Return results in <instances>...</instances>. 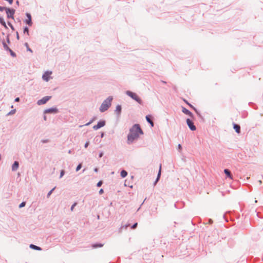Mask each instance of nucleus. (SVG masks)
Masks as SVG:
<instances>
[{"mask_svg":"<svg viewBox=\"0 0 263 263\" xmlns=\"http://www.w3.org/2000/svg\"><path fill=\"white\" fill-rule=\"evenodd\" d=\"M143 132L138 124H135L129 129V133L127 135V143H133L134 141L138 139L139 135H143Z\"/></svg>","mask_w":263,"mask_h":263,"instance_id":"1","label":"nucleus"},{"mask_svg":"<svg viewBox=\"0 0 263 263\" xmlns=\"http://www.w3.org/2000/svg\"><path fill=\"white\" fill-rule=\"evenodd\" d=\"M113 100L112 96H109L105 100L103 101L100 107V111L103 112L106 111L111 105V101Z\"/></svg>","mask_w":263,"mask_h":263,"instance_id":"2","label":"nucleus"},{"mask_svg":"<svg viewBox=\"0 0 263 263\" xmlns=\"http://www.w3.org/2000/svg\"><path fill=\"white\" fill-rule=\"evenodd\" d=\"M125 93L132 98L133 100L136 101L137 102H138L140 104H142L143 102L141 99L135 92H133L129 90H127L125 92Z\"/></svg>","mask_w":263,"mask_h":263,"instance_id":"3","label":"nucleus"},{"mask_svg":"<svg viewBox=\"0 0 263 263\" xmlns=\"http://www.w3.org/2000/svg\"><path fill=\"white\" fill-rule=\"evenodd\" d=\"M5 11L7 14V17L8 18L14 19V15L15 12V9L13 8H7Z\"/></svg>","mask_w":263,"mask_h":263,"instance_id":"4","label":"nucleus"},{"mask_svg":"<svg viewBox=\"0 0 263 263\" xmlns=\"http://www.w3.org/2000/svg\"><path fill=\"white\" fill-rule=\"evenodd\" d=\"M51 96H45L42 98L41 99L39 100L37 102V104L39 105H43L47 103L50 99Z\"/></svg>","mask_w":263,"mask_h":263,"instance_id":"5","label":"nucleus"},{"mask_svg":"<svg viewBox=\"0 0 263 263\" xmlns=\"http://www.w3.org/2000/svg\"><path fill=\"white\" fill-rule=\"evenodd\" d=\"M105 125V120H100L98 122L97 125H95L93 126V129L94 130H98V129L103 127Z\"/></svg>","mask_w":263,"mask_h":263,"instance_id":"6","label":"nucleus"},{"mask_svg":"<svg viewBox=\"0 0 263 263\" xmlns=\"http://www.w3.org/2000/svg\"><path fill=\"white\" fill-rule=\"evenodd\" d=\"M186 124L189 126V128L192 130L194 131L196 129V127L195 125H194L193 122L190 120V119H186Z\"/></svg>","mask_w":263,"mask_h":263,"instance_id":"7","label":"nucleus"},{"mask_svg":"<svg viewBox=\"0 0 263 263\" xmlns=\"http://www.w3.org/2000/svg\"><path fill=\"white\" fill-rule=\"evenodd\" d=\"M59 111L57 107H51L45 109L44 111V114L54 113L57 114Z\"/></svg>","mask_w":263,"mask_h":263,"instance_id":"8","label":"nucleus"},{"mask_svg":"<svg viewBox=\"0 0 263 263\" xmlns=\"http://www.w3.org/2000/svg\"><path fill=\"white\" fill-rule=\"evenodd\" d=\"M26 15L27 17V19H26L24 21V22L26 23L27 25H28L29 26H32V19H31V15L29 13H26Z\"/></svg>","mask_w":263,"mask_h":263,"instance_id":"9","label":"nucleus"},{"mask_svg":"<svg viewBox=\"0 0 263 263\" xmlns=\"http://www.w3.org/2000/svg\"><path fill=\"white\" fill-rule=\"evenodd\" d=\"M121 110H122L121 105H117L116 108L115 110V112L118 117H119L120 116L121 113Z\"/></svg>","mask_w":263,"mask_h":263,"instance_id":"10","label":"nucleus"},{"mask_svg":"<svg viewBox=\"0 0 263 263\" xmlns=\"http://www.w3.org/2000/svg\"><path fill=\"white\" fill-rule=\"evenodd\" d=\"M19 167V163L17 161H15L12 165V171L14 172L17 170Z\"/></svg>","mask_w":263,"mask_h":263,"instance_id":"11","label":"nucleus"},{"mask_svg":"<svg viewBox=\"0 0 263 263\" xmlns=\"http://www.w3.org/2000/svg\"><path fill=\"white\" fill-rule=\"evenodd\" d=\"M182 111L184 114L189 115L191 117H193V114L190 110H189L188 109H187L185 107H182Z\"/></svg>","mask_w":263,"mask_h":263,"instance_id":"12","label":"nucleus"},{"mask_svg":"<svg viewBox=\"0 0 263 263\" xmlns=\"http://www.w3.org/2000/svg\"><path fill=\"white\" fill-rule=\"evenodd\" d=\"M233 128L237 134H239L240 133V126L239 125L234 123Z\"/></svg>","mask_w":263,"mask_h":263,"instance_id":"13","label":"nucleus"},{"mask_svg":"<svg viewBox=\"0 0 263 263\" xmlns=\"http://www.w3.org/2000/svg\"><path fill=\"white\" fill-rule=\"evenodd\" d=\"M224 173L226 175V176L229 178L232 179V175L228 169H224Z\"/></svg>","mask_w":263,"mask_h":263,"instance_id":"14","label":"nucleus"},{"mask_svg":"<svg viewBox=\"0 0 263 263\" xmlns=\"http://www.w3.org/2000/svg\"><path fill=\"white\" fill-rule=\"evenodd\" d=\"M51 72H45V73L43 75V76H42V79H43L44 80H45V81H47H47H49V78H48V75L49 74H51Z\"/></svg>","mask_w":263,"mask_h":263,"instance_id":"15","label":"nucleus"},{"mask_svg":"<svg viewBox=\"0 0 263 263\" xmlns=\"http://www.w3.org/2000/svg\"><path fill=\"white\" fill-rule=\"evenodd\" d=\"M146 121L151 124V127L154 126V122L149 116H146Z\"/></svg>","mask_w":263,"mask_h":263,"instance_id":"16","label":"nucleus"},{"mask_svg":"<svg viewBox=\"0 0 263 263\" xmlns=\"http://www.w3.org/2000/svg\"><path fill=\"white\" fill-rule=\"evenodd\" d=\"M29 247H30V248L31 249H32L35 250L40 251V250H42V248L41 247H38V246H35V245H33V244H31Z\"/></svg>","mask_w":263,"mask_h":263,"instance_id":"17","label":"nucleus"},{"mask_svg":"<svg viewBox=\"0 0 263 263\" xmlns=\"http://www.w3.org/2000/svg\"><path fill=\"white\" fill-rule=\"evenodd\" d=\"M0 24L4 26L5 28L7 29L8 27L3 17L0 16Z\"/></svg>","mask_w":263,"mask_h":263,"instance_id":"18","label":"nucleus"},{"mask_svg":"<svg viewBox=\"0 0 263 263\" xmlns=\"http://www.w3.org/2000/svg\"><path fill=\"white\" fill-rule=\"evenodd\" d=\"M104 244L101 243H95L92 245V247L93 248H101L103 247Z\"/></svg>","mask_w":263,"mask_h":263,"instance_id":"19","label":"nucleus"},{"mask_svg":"<svg viewBox=\"0 0 263 263\" xmlns=\"http://www.w3.org/2000/svg\"><path fill=\"white\" fill-rule=\"evenodd\" d=\"M2 44H3V47H4V49L6 50V51H8V50H10V48L9 47V46L7 45V44L6 43V42H5V41H3L2 42Z\"/></svg>","mask_w":263,"mask_h":263,"instance_id":"20","label":"nucleus"},{"mask_svg":"<svg viewBox=\"0 0 263 263\" xmlns=\"http://www.w3.org/2000/svg\"><path fill=\"white\" fill-rule=\"evenodd\" d=\"M127 175V172L125 170H122L121 172V176L122 178H125Z\"/></svg>","mask_w":263,"mask_h":263,"instance_id":"21","label":"nucleus"},{"mask_svg":"<svg viewBox=\"0 0 263 263\" xmlns=\"http://www.w3.org/2000/svg\"><path fill=\"white\" fill-rule=\"evenodd\" d=\"M161 164L160 165L159 171L158 172L157 177L155 181V184L156 183V182L159 180V179L160 178V175H161Z\"/></svg>","mask_w":263,"mask_h":263,"instance_id":"22","label":"nucleus"},{"mask_svg":"<svg viewBox=\"0 0 263 263\" xmlns=\"http://www.w3.org/2000/svg\"><path fill=\"white\" fill-rule=\"evenodd\" d=\"M7 51H9L10 55L13 57V58H15L16 57V53L13 52L10 48V50H8Z\"/></svg>","mask_w":263,"mask_h":263,"instance_id":"23","label":"nucleus"},{"mask_svg":"<svg viewBox=\"0 0 263 263\" xmlns=\"http://www.w3.org/2000/svg\"><path fill=\"white\" fill-rule=\"evenodd\" d=\"M24 34H27L28 35H29V29H28V28L27 27V26H25L24 28Z\"/></svg>","mask_w":263,"mask_h":263,"instance_id":"24","label":"nucleus"},{"mask_svg":"<svg viewBox=\"0 0 263 263\" xmlns=\"http://www.w3.org/2000/svg\"><path fill=\"white\" fill-rule=\"evenodd\" d=\"M55 187H54L52 190H51L47 194V197L49 198L51 194L52 193L53 191L55 190Z\"/></svg>","mask_w":263,"mask_h":263,"instance_id":"25","label":"nucleus"},{"mask_svg":"<svg viewBox=\"0 0 263 263\" xmlns=\"http://www.w3.org/2000/svg\"><path fill=\"white\" fill-rule=\"evenodd\" d=\"M24 45L26 47L27 51H29L31 52H33L32 49L29 48L28 44L27 43H25Z\"/></svg>","mask_w":263,"mask_h":263,"instance_id":"26","label":"nucleus"},{"mask_svg":"<svg viewBox=\"0 0 263 263\" xmlns=\"http://www.w3.org/2000/svg\"><path fill=\"white\" fill-rule=\"evenodd\" d=\"M15 112H16V109H15L11 110L10 111H9L7 114V116H9V115H13V114H14L15 113Z\"/></svg>","mask_w":263,"mask_h":263,"instance_id":"27","label":"nucleus"},{"mask_svg":"<svg viewBox=\"0 0 263 263\" xmlns=\"http://www.w3.org/2000/svg\"><path fill=\"white\" fill-rule=\"evenodd\" d=\"M187 104L189 105L190 107L192 108L197 113H198L197 109L195 107H194L192 104H191L189 103H187Z\"/></svg>","mask_w":263,"mask_h":263,"instance_id":"28","label":"nucleus"},{"mask_svg":"<svg viewBox=\"0 0 263 263\" xmlns=\"http://www.w3.org/2000/svg\"><path fill=\"white\" fill-rule=\"evenodd\" d=\"M82 168V164L80 163L76 167V172L79 171Z\"/></svg>","mask_w":263,"mask_h":263,"instance_id":"29","label":"nucleus"},{"mask_svg":"<svg viewBox=\"0 0 263 263\" xmlns=\"http://www.w3.org/2000/svg\"><path fill=\"white\" fill-rule=\"evenodd\" d=\"M65 174L64 170H62L60 172V178H61Z\"/></svg>","mask_w":263,"mask_h":263,"instance_id":"30","label":"nucleus"},{"mask_svg":"<svg viewBox=\"0 0 263 263\" xmlns=\"http://www.w3.org/2000/svg\"><path fill=\"white\" fill-rule=\"evenodd\" d=\"M95 119H96L95 117L93 118L89 122L86 123L85 125H86V126L89 125L95 120Z\"/></svg>","mask_w":263,"mask_h":263,"instance_id":"31","label":"nucleus"},{"mask_svg":"<svg viewBox=\"0 0 263 263\" xmlns=\"http://www.w3.org/2000/svg\"><path fill=\"white\" fill-rule=\"evenodd\" d=\"M26 205V202H22V203H21L19 205V208H22L24 206H25Z\"/></svg>","mask_w":263,"mask_h":263,"instance_id":"32","label":"nucleus"},{"mask_svg":"<svg viewBox=\"0 0 263 263\" xmlns=\"http://www.w3.org/2000/svg\"><path fill=\"white\" fill-rule=\"evenodd\" d=\"M8 25L10 26V27L12 30H14V28L10 22H8Z\"/></svg>","mask_w":263,"mask_h":263,"instance_id":"33","label":"nucleus"},{"mask_svg":"<svg viewBox=\"0 0 263 263\" xmlns=\"http://www.w3.org/2000/svg\"><path fill=\"white\" fill-rule=\"evenodd\" d=\"M102 184H103V181H101V180H100V181H99L97 183V187H100V186L102 185Z\"/></svg>","mask_w":263,"mask_h":263,"instance_id":"34","label":"nucleus"},{"mask_svg":"<svg viewBox=\"0 0 263 263\" xmlns=\"http://www.w3.org/2000/svg\"><path fill=\"white\" fill-rule=\"evenodd\" d=\"M77 204V202H74V203L71 205V208H70V210H71V211H73V210L74 208L76 206Z\"/></svg>","mask_w":263,"mask_h":263,"instance_id":"35","label":"nucleus"},{"mask_svg":"<svg viewBox=\"0 0 263 263\" xmlns=\"http://www.w3.org/2000/svg\"><path fill=\"white\" fill-rule=\"evenodd\" d=\"M137 225H138V223L136 222L135 223L132 227H131V229H135V228H137Z\"/></svg>","mask_w":263,"mask_h":263,"instance_id":"36","label":"nucleus"},{"mask_svg":"<svg viewBox=\"0 0 263 263\" xmlns=\"http://www.w3.org/2000/svg\"><path fill=\"white\" fill-rule=\"evenodd\" d=\"M6 8L7 7L0 6V11L2 12L4 10L5 11Z\"/></svg>","mask_w":263,"mask_h":263,"instance_id":"37","label":"nucleus"},{"mask_svg":"<svg viewBox=\"0 0 263 263\" xmlns=\"http://www.w3.org/2000/svg\"><path fill=\"white\" fill-rule=\"evenodd\" d=\"M6 41L9 44L10 43V39H9V34H7L6 36Z\"/></svg>","mask_w":263,"mask_h":263,"instance_id":"38","label":"nucleus"},{"mask_svg":"<svg viewBox=\"0 0 263 263\" xmlns=\"http://www.w3.org/2000/svg\"><path fill=\"white\" fill-rule=\"evenodd\" d=\"M89 142L88 141L86 142L84 145L85 148H87L88 147V146L89 145Z\"/></svg>","mask_w":263,"mask_h":263,"instance_id":"39","label":"nucleus"},{"mask_svg":"<svg viewBox=\"0 0 263 263\" xmlns=\"http://www.w3.org/2000/svg\"><path fill=\"white\" fill-rule=\"evenodd\" d=\"M103 193H104L103 189H100L99 192V194L101 195V194H103Z\"/></svg>","mask_w":263,"mask_h":263,"instance_id":"40","label":"nucleus"},{"mask_svg":"<svg viewBox=\"0 0 263 263\" xmlns=\"http://www.w3.org/2000/svg\"><path fill=\"white\" fill-rule=\"evenodd\" d=\"M16 39L17 40H19V39H20V36H19V34H18V32H16Z\"/></svg>","mask_w":263,"mask_h":263,"instance_id":"41","label":"nucleus"},{"mask_svg":"<svg viewBox=\"0 0 263 263\" xmlns=\"http://www.w3.org/2000/svg\"><path fill=\"white\" fill-rule=\"evenodd\" d=\"M48 141V140H42V143H46V142H47Z\"/></svg>","mask_w":263,"mask_h":263,"instance_id":"42","label":"nucleus"},{"mask_svg":"<svg viewBox=\"0 0 263 263\" xmlns=\"http://www.w3.org/2000/svg\"><path fill=\"white\" fill-rule=\"evenodd\" d=\"M14 101L15 102H18L20 101V98L18 97L16 98Z\"/></svg>","mask_w":263,"mask_h":263,"instance_id":"43","label":"nucleus"},{"mask_svg":"<svg viewBox=\"0 0 263 263\" xmlns=\"http://www.w3.org/2000/svg\"><path fill=\"white\" fill-rule=\"evenodd\" d=\"M178 149H181L182 148V146H181V145L180 144H179L178 145Z\"/></svg>","mask_w":263,"mask_h":263,"instance_id":"44","label":"nucleus"},{"mask_svg":"<svg viewBox=\"0 0 263 263\" xmlns=\"http://www.w3.org/2000/svg\"><path fill=\"white\" fill-rule=\"evenodd\" d=\"M104 133L103 132H102L101 133V137L103 138L104 137Z\"/></svg>","mask_w":263,"mask_h":263,"instance_id":"45","label":"nucleus"},{"mask_svg":"<svg viewBox=\"0 0 263 263\" xmlns=\"http://www.w3.org/2000/svg\"><path fill=\"white\" fill-rule=\"evenodd\" d=\"M102 156H103V153H102V152H101V153H100L99 154V157H100V158H101V157H102Z\"/></svg>","mask_w":263,"mask_h":263,"instance_id":"46","label":"nucleus"},{"mask_svg":"<svg viewBox=\"0 0 263 263\" xmlns=\"http://www.w3.org/2000/svg\"><path fill=\"white\" fill-rule=\"evenodd\" d=\"M44 120L46 121L47 120V117L45 115L44 116Z\"/></svg>","mask_w":263,"mask_h":263,"instance_id":"47","label":"nucleus"},{"mask_svg":"<svg viewBox=\"0 0 263 263\" xmlns=\"http://www.w3.org/2000/svg\"><path fill=\"white\" fill-rule=\"evenodd\" d=\"M94 171H95V172H97L98 170L97 168H95Z\"/></svg>","mask_w":263,"mask_h":263,"instance_id":"48","label":"nucleus"},{"mask_svg":"<svg viewBox=\"0 0 263 263\" xmlns=\"http://www.w3.org/2000/svg\"><path fill=\"white\" fill-rule=\"evenodd\" d=\"M16 4L17 5H19V2H18V1H16Z\"/></svg>","mask_w":263,"mask_h":263,"instance_id":"49","label":"nucleus"},{"mask_svg":"<svg viewBox=\"0 0 263 263\" xmlns=\"http://www.w3.org/2000/svg\"><path fill=\"white\" fill-rule=\"evenodd\" d=\"M184 101L187 104V103H189L187 101L184 100Z\"/></svg>","mask_w":263,"mask_h":263,"instance_id":"50","label":"nucleus"},{"mask_svg":"<svg viewBox=\"0 0 263 263\" xmlns=\"http://www.w3.org/2000/svg\"><path fill=\"white\" fill-rule=\"evenodd\" d=\"M162 82L164 84H165L166 83V82L165 81H162Z\"/></svg>","mask_w":263,"mask_h":263,"instance_id":"51","label":"nucleus"},{"mask_svg":"<svg viewBox=\"0 0 263 263\" xmlns=\"http://www.w3.org/2000/svg\"><path fill=\"white\" fill-rule=\"evenodd\" d=\"M68 153H69V154H70V153H71V151H70V150H69V152H68Z\"/></svg>","mask_w":263,"mask_h":263,"instance_id":"52","label":"nucleus"},{"mask_svg":"<svg viewBox=\"0 0 263 263\" xmlns=\"http://www.w3.org/2000/svg\"><path fill=\"white\" fill-rule=\"evenodd\" d=\"M2 34H3V35H4L5 33L4 32H2Z\"/></svg>","mask_w":263,"mask_h":263,"instance_id":"53","label":"nucleus"},{"mask_svg":"<svg viewBox=\"0 0 263 263\" xmlns=\"http://www.w3.org/2000/svg\"><path fill=\"white\" fill-rule=\"evenodd\" d=\"M211 221H212V220L210 219V222H211Z\"/></svg>","mask_w":263,"mask_h":263,"instance_id":"54","label":"nucleus"},{"mask_svg":"<svg viewBox=\"0 0 263 263\" xmlns=\"http://www.w3.org/2000/svg\"><path fill=\"white\" fill-rule=\"evenodd\" d=\"M211 221H212V220L210 219V222H211Z\"/></svg>","mask_w":263,"mask_h":263,"instance_id":"55","label":"nucleus"},{"mask_svg":"<svg viewBox=\"0 0 263 263\" xmlns=\"http://www.w3.org/2000/svg\"><path fill=\"white\" fill-rule=\"evenodd\" d=\"M128 227L127 225H125V227L127 228Z\"/></svg>","mask_w":263,"mask_h":263,"instance_id":"56","label":"nucleus"}]
</instances>
